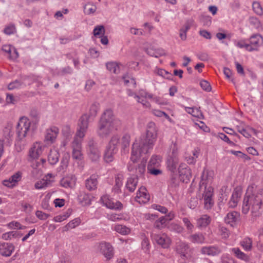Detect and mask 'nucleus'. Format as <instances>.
Returning <instances> with one entry per match:
<instances>
[{"instance_id":"obj_21","label":"nucleus","mask_w":263,"mask_h":263,"mask_svg":"<svg viewBox=\"0 0 263 263\" xmlns=\"http://www.w3.org/2000/svg\"><path fill=\"white\" fill-rule=\"evenodd\" d=\"M221 252V249L217 246L203 247L201 249V253L208 256H216Z\"/></svg>"},{"instance_id":"obj_49","label":"nucleus","mask_w":263,"mask_h":263,"mask_svg":"<svg viewBox=\"0 0 263 263\" xmlns=\"http://www.w3.org/2000/svg\"><path fill=\"white\" fill-rule=\"evenodd\" d=\"M147 53L152 57L158 58L159 57L165 55V51L160 49L157 50H154L153 49L149 48L146 50Z\"/></svg>"},{"instance_id":"obj_44","label":"nucleus","mask_w":263,"mask_h":263,"mask_svg":"<svg viewBox=\"0 0 263 263\" xmlns=\"http://www.w3.org/2000/svg\"><path fill=\"white\" fill-rule=\"evenodd\" d=\"M152 112V114L156 117L160 118L164 117L165 119L168 120L169 122L171 123H174L173 120L172 118H171L164 111H162L159 109H153Z\"/></svg>"},{"instance_id":"obj_57","label":"nucleus","mask_w":263,"mask_h":263,"mask_svg":"<svg viewBox=\"0 0 263 263\" xmlns=\"http://www.w3.org/2000/svg\"><path fill=\"white\" fill-rule=\"evenodd\" d=\"M70 215V213L67 211L62 214L57 215L53 218V221L55 222H61L67 219Z\"/></svg>"},{"instance_id":"obj_7","label":"nucleus","mask_w":263,"mask_h":263,"mask_svg":"<svg viewBox=\"0 0 263 263\" xmlns=\"http://www.w3.org/2000/svg\"><path fill=\"white\" fill-rule=\"evenodd\" d=\"M45 147V145L41 142L34 143L28 153L29 159L30 160H35L42 154Z\"/></svg>"},{"instance_id":"obj_12","label":"nucleus","mask_w":263,"mask_h":263,"mask_svg":"<svg viewBox=\"0 0 263 263\" xmlns=\"http://www.w3.org/2000/svg\"><path fill=\"white\" fill-rule=\"evenodd\" d=\"M250 52L257 50L263 44V37L259 34L252 35L248 40Z\"/></svg>"},{"instance_id":"obj_33","label":"nucleus","mask_w":263,"mask_h":263,"mask_svg":"<svg viewBox=\"0 0 263 263\" xmlns=\"http://www.w3.org/2000/svg\"><path fill=\"white\" fill-rule=\"evenodd\" d=\"M162 162V157L160 155H153L148 162L147 167H159Z\"/></svg>"},{"instance_id":"obj_37","label":"nucleus","mask_w":263,"mask_h":263,"mask_svg":"<svg viewBox=\"0 0 263 263\" xmlns=\"http://www.w3.org/2000/svg\"><path fill=\"white\" fill-rule=\"evenodd\" d=\"M184 109L188 114L192 115L193 117L201 119L203 115L199 108L184 107Z\"/></svg>"},{"instance_id":"obj_5","label":"nucleus","mask_w":263,"mask_h":263,"mask_svg":"<svg viewBox=\"0 0 263 263\" xmlns=\"http://www.w3.org/2000/svg\"><path fill=\"white\" fill-rule=\"evenodd\" d=\"M37 126L32 122L27 117H22L20 118L16 125V133L17 137L20 140H24L25 138H30L32 133Z\"/></svg>"},{"instance_id":"obj_38","label":"nucleus","mask_w":263,"mask_h":263,"mask_svg":"<svg viewBox=\"0 0 263 263\" xmlns=\"http://www.w3.org/2000/svg\"><path fill=\"white\" fill-rule=\"evenodd\" d=\"M91 196L85 193H82L78 196V200L83 205H87L91 204Z\"/></svg>"},{"instance_id":"obj_40","label":"nucleus","mask_w":263,"mask_h":263,"mask_svg":"<svg viewBox=\"0 0 263 263\" xmlns=\"http://www.w3.org/2000/svg\"><path fill=\"white\" fill-rule=\"evenodd\" d=\"M123 175L121 174L117 175L115 177V185L112 189L115 193H118L123 185Z\"/></svg>"},{"instance_id":"obj_25","label":"nucleus","mask_w":263,"mask_h":263,"mask_svg":"<svg viewBox=\"0 0 263 263\" xmlns=\"http://www.w3.org/2000/svg\"><path fill=\"white\" fill-rule=\"evenodd\" d=\"M2 50L8 54L9 59L15 60L18 57V54L16 49L10 45H4L2 47Z\"/></svg>"},{"instance_id":"obj_45","label":"nucleus","mask_w":263,"mask_h":263,"mask_svg":"<svg viewBox=\"0 0 263 263\" xmlns=\"http://www.w3.org/2000/svg\"><path fill=\"white\" fill-rule=\"evenodd\" d=\"M89 119V116L87 114H85L83 115L79 120L78 126L87 129Z\"/></svg>"},{"instance_id":"obj_8","label":"nucleus","mask_w":263,"mask_h":263,"mask_svg":"<svg viewBox=\"0 0 263 263\" xmlns=\"http://www.w3.org/2000/svg\"><path fill=\"white\" fill-rule=\"evenodd\" d=\"M98 249L106 260H110L114 256V247L109 242H101L98 246Z\"/></svg>"},{"instance_id":"obj_3","label":"nucleus","mask_w":263,"mask_h":263,"mask_svg":"<svg viewBox=\"0 0 263 263\" xmlns=\"http://www.w3.org/2000/svg\"><path fill=\"white\" fill-rule=\"evenodd\" d=\"M120 121L114 117L111 109H106L99 121L97 133L101 138H106L114 130H116Z\"/></svg>"},{"instance_id":"obj_59","label":"nucleus","mask_w":263,"mask_h":263,"mask_svg":"<svg viewBox=\"0 0 263 263\" xmlns=\"http://www.w3.org/2000/svg\"><path fill=\"white\" fill-rule=\"evenodd\" d=\"M171 154L170 157H178L179 146L176 142H173L170 146Z\"/></svg>"},{"instance_id":"obj_53","label":"nucleus","mask_w":263,"mask_h":263,"mask_svg":"<svg viewBox=\"0 0 263 263\" xmlns=\"http://www.w3.org/2000/svg\"><path fill=\"white\" fill-rule=\"evenodd\" d=\"M107 69L111 72L118 73L119 71V67L117 63L114 62H108L106 64Z\"/></svg>"},{"instance_id":"obj_56","label":"nucleus","mask_w":263,"mask_h":263,"mask_svg":"<svg viewBox=\"0 0 263 263\" xmlns=\"http://www.w3.org/2000/svg\"><path fill=\"white\" fill-rule=\"evenodd\" d=\"M190 26L189 24H185L179 30V36L181 40L185 41L186 39V33L190 29Z\"/></svg>"},{"instance_id":"obj_58","label":"nucleus","mask_w":263,"mask_h":263,"mask_svg":"<svg viewBox=\"0 0 263 263\" xmlns=\"http://www.w3.org/2000/svg\"><path fill=\"white\" fill-rule=\"evenodd\" d=\"M62 133L66 139H68L71 137L73 131L71 129L70 126L66 125L63 126Z\"/></svg>"},{"instance_id":"obj_46","label":"nucleus","mask_w":263,"mask_h":263,"mask_svg":"<svg viewBox=\"0 0 263 263\" xmlns=\"http://www.w3.org/2000/svg\"><path fill=\"white\" fill-rule=\"evenodd\" d=\"M234 45L236 47L239 48H243L248 51H250V46L248 42L244 39L239 40H236L234 42Z\"/></svg>"},{"instance_id":"obj_27","label":"nucleus","mask_w":263,"mask_h":263,"mask_svg":"<svg viewBox=\"0 0 263 263\" xmlns=\"http://www.w3.org/2000/svg\"><path fill=\"white\" fill-rule=\"evenodd\" d=\"M88 155L89 158L93 161H97L100 156L98 149L93 144H89L88 149Z\"/></svg>"},{"instance_id":"obj_17","label":"nucleus","mask_w":263,"mask_h":263,"mask_svg":"<svg viewBox=\"0 0 263 263\" xmlns=\"http://www.w3.org/2000/svg\"><path fill=\"white\" fill-rule=\"evenodd\" d=\"M150 196L146 188L144 186H141L137 193L135 200L140 204H144L148 202Z\"/></svg>"},{"instance_id":"obj_22","label":"nucleus","mask_w":263,"mask_h":263,"mask_svg":"<svg viewBox=\"0 0 263 263\" xmlns=\"http://www.w3.org/2000/svg\"><path fill=\"white\" fill-rule=\"evenodd\" d=\"M77 178L74 175H69L60 180V185L64 188H72L76 185Z\"/></svg>"},{"instance_id":"obj_61","label":"nucleus","mask_w":263,"mask_h":263,"mask_svg":"<svg viewBox=\"0 0 263 263\" xmlns=\"http://www.w3.org/2000/svg\"><path fill=\"white\" fill-rule=\"evenodd\" d=\"M150 243L147 238H144L141 242L142 249L145 253H148L150 249Z\"/></svg>"},{"instance_id":"obj_50","label":"nucleus","mask_w":263,"mask_h":263,"mask_svg":"<svg viewBox=\"0 0 263 263\" xmlns=\"http://www.w3.org/2000/svg\"><path fill=\"white\" fill-rule=\"evenodd\" d=\"M81 223V220L79 217L74 218L69 221L65 227V229L68 230L69 229H74L79 226Z\"/></svg>"},{"instance_id":"obj_39","label":"nucleus","mask_w":263,"mask_h":263,"mask_svg":"<svg viewBox=\"0 0 263 263\" xmlns=\"http://www.w3.org/2000/svg\"><path fill=\"white\" fill-rule=\"evenodd\" d=\"M189 239L194 243H203L204 242L205 237L202 233H198L191 235L189 237Z\"/></svg>"},{"instance_id":"obj_60","label":"nucleus","mask_w":263,"mask_h":263,"mask_svg":"<svg viewBox=\"0 0 263 263\" xmlns=\"http://www.w3.org/2000/svg\"><path fill=\"white\" fill-rule=\"evenodd\" d=\"M253 10L258 15H261L263 13L262 8L260 4L258 2H254L252 4Z\"/></svg>"},{"instance_id":"obj_20","label":"nucleus","mask_w":263,"mask_h":263,"mask_svg":"<svg viewBox=\"0 0 263 263\" xmlns=\"http://www.w3.org/2000/svg\"><path fill=\"white\" fill-rule=\"evenodd\" d=\"M13 134V128L11 125H8L4 128L3 130V137L2 139H0V140H3V145L4 144L10 145Z\"/></svg>"},{"instance_id":"obj_29","label":"nucleus","mask_w":263,"mask_h":263,"mask_svg":"<svg viewBox=\"0 0 263 263\" xmlns=\"http://www.w3.org/2000/svg\"><path fill=\"white\" fill-rule=\"evenodd\" d=\"M111 229L122 235H128L131 232V230L129 228L125 225L120 224H115L112 225Z\"/></svg>"},{"instance_id":"obj_15","label":"nucleus","mask_w":263,"mask_h":263,"mask_svg":"<svg viewBox=\"0 0 263 263\" xmlns=\"http://www.w3.org/2000/svg\"><path fill=\"white\" fill-rule=\"evenodd\" d=\"M72 158L78 161H82L83 158V155L82 153V144L80 141H77V140H73L72 143Z\"/></svg>"},{"instance_id":"obj_19","label":"nucleus","mask_w":263,"mask_h":263,"mask_svg":"<svg viewBox=\"0 0 263 263\" xmlns=\"http://www.w3.org/2000/svg\"><path fill=\"white\" fill-rule=\"evenodd\" d=\"M15 247L12 243L0 242V254L5 257L11 255Z\"/></svg>"},{"instance_id":"obj_41","label":"nucleus","mask_w":263,"mask_h":263,"mask_svg":"<svg viewBox=\"0 0 263 263\" xmlns=\"http://www.w3.org/2000/svg\"><path fill=\"white\" fill-rule=\"evenodd\" d=\"M148 154H146V156H142L139 159L142 158V160L136 168V173L137 175H142L145 171V166Z\"/></svg>"},{"instance_id":"obj_47","label":"nucleus","mask_w":263,"mask_h":263,"mask_svg":"<svg viewBox=\"0 0 263 263\" xmlns=\"http://www.w3.org/2000/svg\"><path fill=\"white\" fill-rule=\"evenodd\" d=\"M84 13L86 14H93L97 10V6L92 3H87L84 7Z\"/></svg>"},{"instance_id":"obj_35","label":"nucleus","mask_w":263,"mask_h":263,"mask_svg":"<svg viewBox=\"0 0 263 263\" xmlns=\"http://www.w3.org/2000/svg\"><path fill=\"white\" fill-rule=\"evenodd\" d=\"M69 159V154L68 153L65 154L61 160L60 165L58 167V171L59 172H65L68 166Z\"/></svg>"},{"instance_id":"obj_28","label":"nucleus","mask_w":263,"mask_h":263,"mask_svg":"<svg viewBox=\"0 0 263 263\" xmlns=\"http://www.w3.org/2000/svg\"><path fill=\"white\" fill-rule=\"evenodd\" d=\"M118 151V149H114L106 146L105 153L104 155V159L105 162L109 163L112 162L114 159L115 155Z\"/></svg>"},{"instance_id":"obj_48","label":"nucleus","mask_w":263,"mask_h":263,"mask_svg":"<svg viewBox=\"0 0 263 263\" xmlns=\"http://www.w3.org/2000/svg\"><path fill=\"white\" fill-rule=\"evenodd\" d=\"M87 130V128L78 126V129L74 140H77V141H80L81 143Z\"/></svg>"},{"instance_id":"obj_13","label":"nucleus","mask_w":263,"mask_h":263,"mask_svg":"<svg viewBox=\"0 0 263 263\" xmlns=\"http://www.w3.org/2000/svg\"><path fill=\"white\" fill-rule=\"evenodd\" d=\"M178 173L180 180L183 182H187L190 180L192 176L190 168L184 163H180L178 168Z\"/></svg>"},{"instance_id":"obj_32","label":"nucleus","mask_w":263,"mask_h":263,"mask_svg":"<svg viewBox=\"0 0 263 263\" xmlns=\"http://www.w3.org/2000/svg\"><path fill=\"white\" fill-rule=\"evenodd\" d=\"M85 185L86 188L90 191L96 189L98 185L97 176L91 175L86 180Z\"/></svg>"},{"instance_id":"obj_16","label":"nucleus","mask_w":263,"mask_h":263,"mask_svg":"<svg viewBox=\"0 0 263 263\" xmlns=\"http://www.w3.org/2000/svg\"><path fill=\"white\" fill-rule=\"evenodd\" d=\"M135 98L136 99V101L141 103L144 107L149 108L151 104L147 101V99H152L153 95L142 90L139 91L138 95H135Z\"/></svg>"},{"instance_id":"obj_54","label":"nucleus","mask_w":263,"mask_h":263,"mask_svg":"<svg viewBox=\"0 0 263 263\" xmlns=\"http://www.w3.org/2000/svg\"><path fill=\"white\" fill-rule=\"evenodd\" d=\"M130 141V136L129 134H124L122 137L121 142L122 148L125 149V148H127L129 145Z\"/></svg>"},{"instance_id":"obj_42","label":"nucleus","mask_w":263,"mask_h":263,"mask_svg":"<svg viewBox=\"0 0 263 263\" xmlns=\"http://www.w3.org/2000/svg\"><path fill=\"white\" fill-rule=\"evenodd\" d=\"M232 252L235 255V256L239 259L245 261L249 260V256L245 253L242 252L238 248H234L231 249Z\"/></svg>"},{"instance_id":"obj_43","label":"nucleus","mask_w":263,"mask_h":263,"mask_svg":"<svg viewBox=\"0 0 263 263\" xmlns=\"http://www.w3.org/2000/svg\"><path fill=\"white\" fill-rule=\"evenodd\" d=\"M138 183V178L137 177L129 178L126 183V187L130 192H134Z\"/></svg>"},{"instance_id":"obj_63","label":"nucleus","mask_w":263,"mask_h":263,"mask_svg":"<svg viewBox=\"0 0 263 263\" xmlns=\"http://www.w3.org/2000/svg\"><path fill=\"white\" fill-rule=\"evenodd\" d=\"M183 222L184 224V226L186 227V229L188 231L189 233H192L193 231V229L194 228V225L192 223L191 221L186 217H184L182 219Z\"/></svg>"},{"instance_id":"obj_31","label":"nucleus","mask_w":263,"mask_h":263,"mask_svg":"<svg viewBox=\"0 0 263 263\" xmlns=\"http://www.w3.org/2000/svg\"><path fill=\"white\" fill-rule=\"evenodd\" d=\"M211 217L208 215H203L196 220L197 226L199 229L206 228L211 222Z\"/></svg>"},{"instance_id":"obj_24","label":"nucleus","mask_w":263,"mask_h":263,"mask_svg":"<svg viewBox=\"0 0 263 263\" xmlns=\"http://www.w3.org/2000/svg\"><path fill=\"white\" fill-rule=\"evenodd\" d=\"M179 163L178 157H168L166 161V167L167 170L172 172L175 173L178 167Z\"/></svg>"},{"instance_id":"obj_4","label":"nucleus","mask_w":263,"mask_h":263,"mask_svg":"<svg viewBox=\"0 0 263 263\" xmlns=\"http://www.w3.org/2000/svg\"><path fill=\"white\" fill-rule=\"evenodd\" d=\"M214 172L204 169L203 171L199 184V190L203 192L202 198L204 208L210 209L214 204L213 199V188L211 186L213 180Z\"/></svg>"},{"instance_id":"obj_51","label":"nucleus","mask_w":263,"mask_h":263,"mask_svg":"<svg viewBox=\"0 0 263 263\" xmlns=\"http://www.w3.org/2000/svg\"><path fill=\"white\" fill-rule=\"evenodd\" d=\"M241 246L246 251L251 250L252 247V241L248 237L245 238L240 242Z\"/></svg>"},{"instance_id":"obj_55","label":"nucleus","mask_w":263,"mask_h":263,"mask_svg":"<svg viewBox=\"0 0 263 263\" xmlns=\"http://www.w3.org/2000/svg\"><path fill=\"white\" fill-rule=\"evenodd\" d=\"M95 36L100 37L105 33V28L103 25H98L95 27L93 30Z\"/></svg>"},{"instance_id":"obj_6","label":"nucleus","mask_w":263,"mask_h":263,"mask_svg":"<svg viewBox=\"0 0 263 263\" xmlns=\"http://www.w3.org/2000/svg\"><path fill=\"white\" fill-rule=\"evenodd\" d=\"M55 175L52 173H48L43 178L36 181L34 184V187L36 190L45 189L52 186L55 181Z\"/></svg>"},{"instance_id":"obj_52","label":"nucleus","mask_w":263,"mask_h":263,"mask_svg":"<svg viewBox=\"0 0 263 263\" xmlns=\"http://www.w3.org/2000/svg\"><path fill=\"white\" fill-rule=\"evenodd\" d=\"M106 218L112 221H120L123 219H125L124 216L122 214H116V213H108L106 215Z\"/></svg>"},{"instance_id":"obj_34","label":"nucleus","mask_w":263,"mask_h":263,"mask_svg":"<svg viewBox=\"0 0 263 263\" xmlns=\"http://www.w3.org/2000/svg\"><path fill=\"white\" fill-rule=\"evenodd\" d=\"M59 154L58 151L55 149H51L48 156V160L51 165L55 164L59 161Z\"/></svg>"},{"instance_id":"obj_10","label":"nucleus","mask_w":263,"mask_h":263,"mask_svg":"<svg viewBox=\"0 0 263 263\" xmlns=\"http://www.w3.org/2000/svg\"><path fill=\"white\" fill-rule=\"evenodd\" d=\"M153 240L163 248H168L171 243V238L165 233L153 234Z\"/></svg>"},{"instance_id":"obj_11","label":"nucleus","mask_w":263,"mask_h":263,"mask_svg":"<svg viewBox=\"0 0 263 263\" xmlns=\"http://www.w3.org/2000/svg\"><path fill=\"white\" fill-rule=\"evenodd\" d=\"M101 201L104 206L109 209L119 210L123 208V205L120 201L115 202L108 195H103L101 198Z\"/></svg>"},{"instance_id":"obj_1","label":"nucleus","mask_w":263,"mask_h":263,"mask_svg":"<svg viewBox=\"0 0 263 263\" xmlns=\"http://www.w3.org/2000/svg\"><path fill=\"white\" fill-rule=\"evenodd\" d=\"M157 130L155 124L150 122L147 125L146 135L135 140L133 144L130 160L135 163L142 156L148 154L157 141Z\"/></svg>"},{"instance_id":"obj_36","label":"nucleus","mask_w":263,"mask_h":263,"mask_svg":"<svg viewBox=\"0 0 263 263\" xmlns=\"http://www.w3.org/2000/svg\"><path fill=\"white\" fill-rule=\"evenodd\" d=\"M120 136L119 135L116 134L111 137L110 140L106 146L118 149V146L120 143Z\"/></svg>"},{"instance_id":"obj_2","label":"nucleus","mask_w":263,"mask_h":263,"mask_svg":"<svg viewBox=\"0 0 263 263\" xmlns=\"http://www.w3.org/2000/svg\"><path fill=\"white\" fill-rule=\"evenodd\" d=\"M256 186L252 184L248 186L245 196L242 211L247 214L251 211L253 217H259L262 212L263 206V190L256 192Z\"/></svg>"},{"instance_id":"obj_23","label":"nucleus","mask_w":263,"mask_h":263,"mask_svg":"<svg viewBox=\"0 0 263 263\" xmlns=\"http://www.w3.org/2000/svg\"><path fill=\"white\" fill-rule=\"evenodd\" d=\"M200 153V149L196 147L194 148L191 153H186L184 156V159L189 164H194Z\"/></svg>"},{"instance_id":"obj_9","label":"nucleus","mask_w":263,"mask_h":263,"mask_svg":"<svg viewBox=\"0 0 263 263\" xmlns=\"http://www.w3.org/2000/svg\"><path fill=\"white\" fill-rule=\"evenodd\" d=\"M39 79L40 78L38 76H36L34 75L29 76L25 77L24 79L23 83H21V82L19 80H15L10 83L8 85V87L9 90H13L15 88H18L22 87L23 85H30L33 82L38 81L39 80Z\"/></svg>"},{"instance_id":"obj_30","label":"nucleus","mask_w":263,"mask_h":263,"mask_svg":"<svg viewBox=\"0 0 263 263\" xmlns=\"http://www.w3.org/2000/svg\"><path fill=\"white\" fill-rule=\"evenodd\" d=\"M239 214L235 211L230 212L227 214L224 218L226 223L233 226L236 222L238 220Z\"/></svg>"},{"instance_id":"obj_62","label":"nucleus","mask_w":263,"mask_h":263,"mask_svg":"<svg viewBox=\"0 0 263 263\" xmlns=\"http://www.w3.org/2000/svg\"><path fill=\"white\" fill-rule=\"evenodd\" d=\"M166 224L165 218L164 217H160L159 219L156 220L155 222L154 226L156 228L161 229L164 228Z\"/></svg>"},{"instance_id":"obj_14","label":"nucleus","mask_w":263,"mask_h":263,"mask_svg":"<svg viewBox=\"0 0 263 263\" xmlns=\"http://www.w3.org/2000/svg\"><path fill=\"white\" fill-rule=\"evenodd\" d=\"M59 133V128L54 126H51L46 130L44 140L46 142L52 144L55 142Z\"/></svg>"},{"instance_id":"obj_18","label":"nucleus","mask_w":263,"mask_h":263,"mask_svg":"<svg viewBox=\"0 0 263 263\" xmlns=\"http://www.w3.org/2000/svg\"><path fill=\"white\" fill-rule=\"evenodd\" d=\"M242 193V187L241 186H237L234 189L231 199L229 202L230 207L233 208L237 206L241 196Z\"/></svg>"},{"instance_id":"obj_26","label":"nucleus","mask_w":263,"mask_h":263,"mask_svg":"<svg viewBox=\"0 0 263 263\" xmlns=\"http://www.w3.org/2000/svg\"><path fill=\"white\" fill-rule=\"evenodd\" d=\"M175 250L177 253L185 257L189 251V247L186 242L179 241L176 243Z\"/></svg>"},{"instance_id":"obj_64","label":"nucleus","mask_w":263,"mask_h":263,"mask_svg":"<svg viewBox=\"0 0 263 263\" xmlns=\"http://www.w3.org/2000/svg\"><path fill=\"white\" fill-rule=\"evenodd\" d=\"M99 109V104L98 103L92 104L89 109V117L90 116L95 117L96 116Z\"/></svg>"}]
</instances>
